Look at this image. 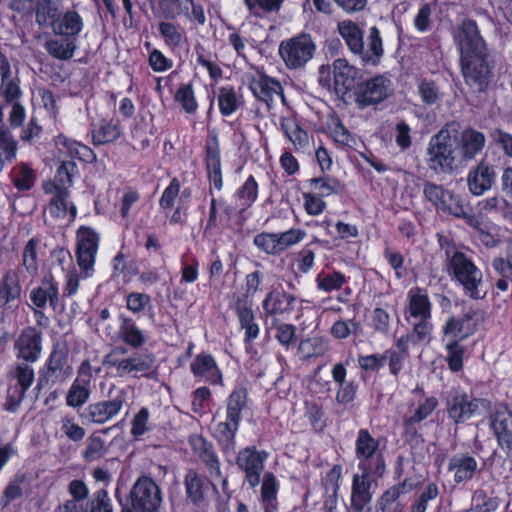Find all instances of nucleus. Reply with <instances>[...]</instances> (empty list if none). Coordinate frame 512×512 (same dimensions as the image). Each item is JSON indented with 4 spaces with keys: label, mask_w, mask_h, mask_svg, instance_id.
Here are the masks:
<instances>
[{
    "label": "nucleus",
    "mask_w": 512,
    "mask_h": 512,
    "mask_svg": "<svg viewBox=\"0 0 512 512\" xmlns=\"http://www.w3.org/2000/svg\"><path fill=\"white\" fill-rule=\"evenodd\" d=\"M70 498L59 504L55 512H113L106 489L96 490L89 497V488L83 480L73 479L68 484Z\"/></svg>",
    "instance_id": "obj_8"
},
{
    "label": "nucleus",
    "mask_w": 512,
    "mask_h": 512,
    "mask_svg": "<svg viewBox=\"0 0 512 512\" xmlns=\"http://www.w3.org/2000/svg\"><path fill=\"white\" fill-rule=\"evenodd\" d=\"M190 372L197 381L211 386L223 385V372L213 354L202 351L196 354L189 366Z\"/></svg>",
    "instance_id": "obj_25"
},
{
    "label": "nucleus",
    "mask_w": 512,
    "mask_h": 512,
    "mask_svg": "<svg viewBox=\"0 0 512 512\" xmlns=\"http://www.w3.org/2000/svg\"><path fill=\"white\" fill-rule=\"evenodd\" d=\"M91 392V387L72 382L66 394V405L73 409L82 408L88 402Z\"/></svg>",
    "instance_id": "obj_61"
},
{
    "label": "nucleus",
    "mask_w": 512,
    "mask_h": 512,
    "mask_svg": "<svg viewBox=\"0 0 512 512\" xmlns=\"http://www.w3.org/2000/svg\"><path fill=\"white\" fill-rule=\"evenodd\" d=\"M412 489L413 484L409 478L388 487L378 497L375 512H407V504L400 498Z\"/></svg>",
    "instance_id": "obj_28"
},
{
    "label": "nucleus",
    "mask_w": 512,
    "mask_h": 512,
    "mask_svg": "<svg viewBox=\"0 0 512 512\" xmlns=\"http://www.w3.org/2000/svg\"><path fill=\"white\" fill-rule=\"evenodd\" d=\"M216 416H213V427L211 436L216 442L223 455L235 453L237 446V435L240 430L241 422L225 416L224 420L215 422Z\"/></svg>",
    "instance_id": "obj_27"
},
{
    "label": "nucleus",
    "mask_w": 512,
    "mask_h": 512,
    "mask_svg": "<svg viewBox=\"0 0 512 512\" xmlns=\"http://www.w3.org/2000/svg\"><path fill=\"white\" fill-rule=\"evenodd\" d=\"M361 474H355L352 479L350 506L353 512H371L370 503L373 497L372 487L376 480L382 478L385 472L376 473L370 468H358Z\"/></svg>",
    "instance_id": "obj_18"
},
{
    "label": "nucleus",
    "mask_w": 512,
    "mask_h": 512,
    "mask_svg": "<svg viewBox=\"0 0 512 512\" xmlns=\"http://www.w3.org/2000/svg\"><path fill=\"white\" fill-rule=\"evenodd\" d=\"M447 471L453 475L454 487H463L481 472V468L471 453L458 452L449 458Z\"/></svg>",
    "instance_id": "obj_26"
},
{
    "label": "nucleus",
    "mask_w": 512,
    "mask_h": 512,
    "mask_svg": "<svg viewBox=\"0 0 512 512\" xmlns=\"http://www.w3.org/2000/svg\"><path fill=\"white\" fill-rule=\"evenodd\" d=\"M407 312L411 318H432L433 305L428 290L414 286L407 293Z\"/></svg>",
    "instance_id": "obj_37"
},
{
    "label": "nucleus",
    "mask_w": 512,
    "mask_h": 512,
    "mask_svg": "<svg viewBox=\"0 0 512 512\" xmlns=\"http://www.w3.org/2000/svg\"><path fill=\"white\" fill-rule=\"evenodd\" d=\"M263 279L264 274L260 270L248 273L245 276V292L236 298L232 306L239 326L244 330L243 344L245 353L252 360L259 358V351L254 341L260 335V326L252 308L253 303L249 298L253 297L260 290Z\"/></svg>",
    "instance_id": "obj_3"
},
{
    "label": "nucleus",
    "mask_w": 512,
    "mask_h": 512,
    "mask_svg": "<svg viewBox=\"0 0 512 512\" xmlns=\"http://www.w3.org/2000/svg\"><path fill=\"white\" fill-rule=\"evenodd\" d=\"M485 135L474 129L466 128L461 135V149L464 158L472 159L480 153L485 146Z\"/></svg>",
    "instance_id": "obj_45"
},
{
    "label": "nucleus",
    "mask_w": 512,
    "mask_h": 512,
    "mask_svg": "<svg viewBox=\"0 0 512 512\" xmlns=\"http://www.w3.org/2000/svg\"><path fill=\"white\" fill-rule=\"evenodd\" d=\"M303 419L315 434H321L328 427L329 417L320 399L305 400L303 403Z\"/></svg>",
    "instance_id": "obj_38"
},
{
    "label": "nucleus",
    "mask_w": 512,
    "mask_h": 512,
    "mask_svg": "<svg viewBox=\"0 0 512 512\" xmlns=\"http://www.w3.org/2000/svg\"><path fill=\"white\" fill-rule=\"evenodd\" d=\"M323 243V240L314 237L310 243L304 246L297 253L295 264L299 273L307 274L313 268L315 264V251L311 248V246L314 244L322 245Z\"/></svg>",
    "instance_id": "obj_59"
},
{
    "label": "nucleus",
    "mask_w": 512,
    "mask_h": 512,
    "mask_svg": "<svg viewBox=\"0 0 512 512\" xmlns=\"http://www.w3.org/2000/svg\"><path fill=\"white\" fill-rule=\"evenodd\" d=\"M259 196V184L253 175H249L246 180L235 190L233 199L237 203V214L242 215L247 209L253 206Z\"/></svg>",
    "instance_id": "obj_41"
},
{
    "label": "nucleus",
    "mask_w": 512,
    "mask_h": 512,
    "mask_svg": "<svg viewBox=\"0 0 512 512\" xmlns=\"http://www.w3.org/2000/svg\"><path fill=\"white\" fill-rule=\"evenodd\" d=\"M479 399L471 398L461 389H453L446 399L448 418L455 424L461 425L471 419L479 409Z\"/></svg>",
    "instance_id": "obj_22"
},
{
    "label": "nucleus",
    "mask_w": 512,
    "mask_h": 512,
    "mask_svg": "<svg viewBox=\"0 0 512 512\" xmlns=\"http://www.w3.org/2000/svg\"><path fill=\"white\" fill-rule=\"evenodd\" d=\"M338 185V179L330 176L313 177L304 181V186L309 189L307 193L323 199L336 193Z\"/></svg>",
    "instance_id": "obj_51"
},
{
    "label": "nucleus",
    "mask_w": 512,
    "mask_h": 512,
    "mask_svg": "<svg viewBox=\"0 0 512 512\" xmlns=\"http://www.w3.org/2000/svg\"><path fill=\"white\" fill-rule=\"evenodd\" d=\"M284 135L291 141L296 151H300L308 146L309 136L305 129L295 120L281 122Z\"/></svg>",
    "instance_id": "obj_53"
},
{
    "label": "nucleus",
    "mask_w": 512,
    "mask_h": 512,
    "mask_svg": "<svg viewBox=\"0 0 512 512\" xmlns=\"http://www.w3.org/2000/svg\"><path fill=\"white\" fill-rule=\"evenodd\" d=\"M421 423L413 421V419L404 416L402 421V437L404 442L411 448L415 449L422 446L425 439L421 433Z\"/></svg>",
    "instance_id": "obj_54"
},
{
    "label": "nucleus",
    "mask_w": 512,
    "mask_h": 512,
    "mask_svg": "<svg viewBox=\"0 0 512 512\" xmlns=\"http://www.w3.org/2000/svg\"><path fill=\"white\" fill-rule=\"evenodd\" d=\"M36 362L17 361L11 370V378L15 381V385L10 386L7 390L4 409L8 412L15 413L20 408L21 403L26 397L28 390L35 381V369L33 364Z\"/></svg>",
    "instance_id": "obj_15"
},
{
    "label": "nucleus",
    "mask_w": 512,
    "mask_h": 512,
    "mask_svg": "<svg viewBox=\"0 0 512 512\" xmlns=\"http://www.w3.org/2000/svg\"><path fill=\"white\" fill-rule=\"evenodd\" d=\"M174 101L180 105L186 114L194 115L198 111L199 103L192 81L179 85L174 93Z\"/></svg>",
    "instance_id": "obj_49"
},
{
    "label": "nucleus",
    "mask_w": 512,
    "mask_h": 512,
    "mask_svg": "<svg viewBox=\"0 0 512 512\" xmlns=\"http://www.w3.org/2000/svg\"><path fill=\"white\" fill-rule=\"evenodd\" d=\"M109 355L104 359V363H108L113 367H116L120 373L130 374L132 372L146 373L150 371L155 362L156 356L153 352L145 350V352L121 360H108Z\"/></svg>",
    "instance_id": "obj_35"
},
{
    "label": "nucleus",
    "mask_w": 512,
    "mask_h": 512,
    "mask_svg": "<svg viewBox=\"0 0 512 512\" xmlns=\"http://www.w3.org/2000/svg\"><path fill=\"white\" fill-rule=\"evenodd\" d=\"M439 244L445 245L446 267L451 280L462 288L464 295L472 300L484 298L480 287L483 284V273L473 259L462 251L455 250L452 240L441 237Z\"/></svg>",
    "instance_id": "obj_4"
},
{
    "label": "nucleus",
    "mask_w": 512,
    "mask_h": 512,
    "mask_svg": "<svg viewBox=\"0 0 512 512\" xmlns=\"http://www.w3.org/2000/svg\"><path fill=\"white\" fill-rule=\"evenodd\" d=\"M13 353L17 361L38 362L43 353V332L34 326L20 330L13 341Z\"/></svg>",
    "instance_id": "obj_21"
},
{
    "label": "nucleus",
    "mask_w": 512,
    "mask_h": 512,
    "mask_svg": "<svg viewBox=\"0 0 512 512\" xmlns=\"http://www.w3.org/2000/svg\"><path fill=\"white\" fill-rule=\"evenodd\" d=\"M277 233L261 232L254 236L253 244L257 249L267 255H280L282 253Z\"/></svg>",
    "instance_id": "obj_60"
},
{
    "label": "nucleus",
    "mask_w": 512,
    "mask_h": 512,
    "mask_svg": "<svg viewBox=\"0 0 512 512\" xmlns=\"http://www.w3.org/2000/svg\"><path fill=\"white\" fill-rule=\"evenodd\" d=\"M100 240V234L90 226L81 225L76 230L75 256L85 277L91 276L94 272Z\"/></svg>",
    "instance_id": "obj_16"
},
{
    "label": "nucleus",
    "mask_w": 512,
    "mask_h": 512,
    "mask_svg": "<svg viewBox=\"0 0 512 512\" xmlns=\"http://www.w3.org/2000/svg\"><path fill=\"white\" fill-rule=\"evenodd\" d=\"M162 493L156 482L147 475H141L133 484L128 503L135 512H159Z\"/></svg>",
    "instance_id": "obj_14"
},
{
    "label": "nucleus",
    "mask_w": 512,
    "mask_h": 512,
    "mask_svg": "<svg viewBox=\"0 0 512 512\" xmlns=\"http://www.w3.org/2000/svg\"><path fill=\"white\" fill-rule=\"evenodd\" d=\"M465 83L478 92H485L493 76L488 44L476 20L463 19L453 33Z\"/></svg>",
    "instance_id": "obj_1"
},
{
    "label": "nucleus",
    "mask_w": 512,
    "mask_h": 512,
    "mask_svg": "<svg viewBox=\"0 0 512 512\" xmlns=\"http://www.w3.org/2000/svg\"><path fill=\"white\" fill-rule=\"evenodd\" d=\"M279 482L272 472H265L262 479L260 502L264 512L278 511Z\"/></svg>",
    "instance_id": "obj_43"
},
{
    "label": "nucleus",
    "mask_w": 512,
    "mask_h": 512,
    "mask_svg": "<svg viewBox=\"0 0 512 512\" xmlns=\"http://www.w3.org/2000/svg\"><path fill=\"white\" fill-rule=\"evenodd\" d=\"M485 319V311L482 309L470 308L461 316H449L441 328V340L445 343L448 340L463 342L473 336L479 325Z\"/></svg>",
    "instance_id": "obj_13"
},
{
    "label": "nucleus",
    "mask_w": 512,
    "mask_h": 512,
    "mask_svg": "<svg viewBox=\"0 0 512 512\" xmlns=\"http://www.w3.org/2000/svg\"><path fill=\"white\" fill-rule=\"evenodd\" d=\"M268 457L266 450H259L255 445L243 447L236 454L235 464L251 488L259 485Z\"/></svg>",
    "instance_id": "obj_20"
},
{
    "label": "nucleus",
    "mask_w": 512,
    "mask_h": 512,
    "mask_svg": "<svg viewBox=\"0 0 512 512\" xmlns=\"http://www.w3.org/2000/svg\"><path fill=\"white\" fill-rule=\"evenodd\" d=\"M13 186L21 192L31 190L36 181L33 168L25 162L17 164L10 173Z\"/></svg>",
    "instance_id": "obj_50"
},
{
    "label": "nucleus",
    "mask_w": 512,
    "mask_h": 512,
    "mask_svg": "<svg viewBox=\"0 0 512 512\" xmlns=\"http://www.w3.org/2000/svg\"><path fill=\"white\" fill-rule=\"evenodd\" d=\"M439 496V487L435 482H429L419 496L412 502L410 506L411 512H426L428 503L435 500Z\"/></svg>",
    "instance_id": "obj_64"
},
{
    "label": "nucleus",
    "mask_w": 512,
    "mask_h": 512,
    "mask_svg": "<svg viewBox=\"0 0 512 512\" xmlns=\"http://www.w3.org/2000/svg\"><path fill=\"white\" fill-rule=\"evenodd\" d=\"M204 153V165L209 182L208 194L211 196L204 235L212 236L219 233L221 222V216L218 213L221 201L215 198L213 190L221 191L224 186L220 143L215 129L208 131Z\"/></svg>",
    "instance_id": "obj_2"
},
{
    "label": "nucleus",
    "mask_w": 512,
    "mask_h": 512,
    "mask_svg": "<svg viewBox=\"0 0 512 512\" xmlns=\"http://www.w3.org/2000/svg\"><path fill=\"white\" fill-rule=\"evenodd\" d=\"M445 361L452 373L460 372L464 367L466 348L458 340H448L444 345Z\"/></svg>",
    "instance_id": "obj_52"
},
{
    "label": "nucleus",
    "mask_w": 512,
    "mask_h": 512,
    "mask_svg": "<svg viewBox=\"0 0 512 512\" xmlns=\"http://www.w3.org/2000/svg\"><path fill=\"white\" fill-rule=\"evenodd\" d=\"M348 282L346 275L338 270L326 272L321 270L315 277L316 287L319 291L331 293L338 291Z\"/></svg>",
    "instance_id": "obj_48"
},
{
    "label": "nucleus",
    "mask_w": 512,
    "mask_h": 512,
    "mask_svg": "<svg viewBox=\"0 0 512 512\" xmlns=\"http://www.w3.org/2000/svg\"><path fill=\"white\" fill-rule=\"evenodd\" d=\"M457 138L442 128L433 135L428 143L425 162L429 170L437 175L449 174L456 161Z\"/></svg>",
    "instance_id": "obj_9"
},
{
    "label": "nucleus",
    "mask_w": 512,
    "mask_h": 512,
    "mask_svg": "<svg viewBox=\"0 0 512 512\" xmlns=\"http://www.w3.org/2000/svg\"><path fill=\"white\" fill-rule=\"evenodd\" d=\"M383 257L390 268L394 271V276L397 280H401L407 276L405 257L400 251L386 247L383 250Z\"/></svg>",
    "instance_id": "obj_62"
},
{
    "label": "nucleus",
    "mask_w": 512,
    "mask_h": 512,
    "mask_svg": "<svg viewBox=\"0 0 512 512\" xmlns=\"http://www.w3.org/2000/svg\"><path fill=\"white\" fill-rule=\"evenodd\" d=\"M249 89L257 100L266 104L273 101L275 94L283 91L281 83L264 72H258L250 78Z\"/></svg>",
    "instance_id": "obj_34"
},
{
    "label": "nucleus",
    "mask_w": 512,
    "mask_h": 512,
    "mask_svg": "<svg viewBox=\"0 0 512 512\" xmlns=\"http://www.w3.org/2000/svg\"><path fill=\"white\" fill-rule=\"evenodd\" d=\"M218 108L223 117L233 115L241 106V96H239L234 86L226 85L218 89Z\"/></svg>",
    "instance_id": "obj_46"
},
{
    "label": "nucleus",
    "mask_w": 512,
    "mask_h": 512,
    "mask_svg": "<svg viewBox=\"0 0 512 512\" xmlns=\"http://www.w3.org/2000/svg\"><path fill=\"white\" fill-rule=\"evenodd\" d=\"M249 409V392L243 385H236L225 400V416L243 420V413Z\"/></svg>",
    "instance_id": "obj_40"
},
{
    "label": "nucleus",
    "mask_w": 512,
    "mask_h": 512,
    "mask_svg": "<svg viewBox=\"0 0 512 512\" xmlns=\"http://www.w3.org/2000/svg\"><path fill=\"white\" fill-rule=\"evenodd\" d=\"M62 144L66 147L68 154L72 158L85 163H92L96 160L94 151L85 144L70 139H65Z\"/></svg>",
    "instance_id": "obj_63"
},
{
    "label": "nucleus",
    "mask_w": 512,
    "mask_h": 512,
    "mask_svg": "<svg viewBox=\"0 0 512 512\" xmlns=\"http://www.w3.org/2000/svg\"><path fill=\"white\" fill-rule=\"evenodd\" d=\"M438 211L462 219L468 226L474 229H480L481 219L473 213L472 208L469 204L465 203L461 195L455 194L450 190L445 197V203L441 205Z\"/></svg>",
    "instance_id": "obj_30"
},
{
    "label": "nucleus",
    "mask_w": 512,
    "mask_h": 512,
    "mask_svg": "<svg viewBox=\"0 0 512 512\" xmlns=\"http://www.w3.org/2000/svg\"><path fill=\"white\" fill-rule=\"evenodd\" d=\"M331 376L333 381L338 385L335 400L339 405L346 406L356 399L359 384L351 379L346 380L347 368L342 363H336L331 369Z\"/></svg>",
    "instance_id": "obj_31"
},
{
    "label": "nucleus",
    "mask_w": 512,
    "mask_h": 512,
    "mask_svg": "<svg viewBox=\"0 0 512 512\" xmlns=\"http://www.w3.org/2000/svg\"><path fill=\"white\" fill-rule=\"evenodd\" d=\"M118 337L129 348L140 350L149 340V333L141 329L132 317L120 315Z\"/></svg>",
    "instance_id": "obj_32"
},
{
    "label": "nucleus",
    "mask_w": 512,
    "mask_h": 512,
    "mask_svg": "<svg viewBox=\"0 0 512 512\" xmlns=\"http://www.w3.org/2000/svg\"><path fill=\"white\" fill-rule=\"evenodd\" d=\"M297 305V297L287 292L282 285L272 287L262 300V309L271 321L288 320Z\"/></svg>",
    "instance_id": "obj_19"
},
{
    "label": "nucleus",
    "mask_w": 512,
    "mask_h": 512,
    "mask_svg": "<svg viewBox=\"0 0 512 512\" xmlns=\"http://www.w3.org/2000/svg\"><path fill=\"white\" fill-rule=\"evenodd\" d=\"M272 328L275 330V339L278 343L289 350L296 344V326L293 324L285 323L284 321H271Z\"/></svg>",
    "instance_id": "obj_56"
},
{
    "label": "nucleus",
    "mask_w": 512,
    "mask_h": 512,
    "mask_svg": "<svg viewBox=\"0 0 512 512\" xmlns=\"http://www.w3.org/2000/svg\"><path fill=\"white\" fill-rule=\"evenodd\" d=\"M316 48L310 34L300 33L281 41L278 51L285 66L290 70H297L305 67L313 58Z\"/></svg>",
    "instance_id": "obj_11"
},
{
    "label": "nucleus",
    "mask_w": 512,
    "mask_h": 512,
    "mask_svg": "<svg viewBox=\"0 0 512 512\" xmlns=\"http://www.w3.org/2000/svg\"><path fill=\"white\" fill-rule=\"evenodd\" d=\"M496 181V176L489 171L484 164H477L470 169L467 177L469 191L474 196H481L490 190Z\"/></svg>",
    "instance_id": "obj_39"
},
{
    "label": "nucleus",
    "mask_w": 512,
    "mask_h": 512,
    "mask_svg": "<svg viewBox=\"0 0 512 512\" xmlns=\"http://www.w3.org/2000/svg\"><path fill=\"white\" fill-rule=\"evenodd\" d=\"M494 271L499 275L494 286L501 292L509 289V282L512 284V263L502 257H496L492 261Z\"/></svg>",
    "instance_id": "obj_57"
},
{
    "label": "nucleus",
    "mask_w": 512,
    "mask_h": 512,
    "mask_svg": "<svg viewBox=\"0 0 512 512\" xmlns=\"http://www.w3.org/2000/svg\"><path fill=\"white\" fill-rule=\"evenodd\" d=\"M192 0H158V9L160 15L173 20L181 15H188V5Z\"/></svg>",
    "instance_id": "obj_58"
},
{
    "label": "nucleus",
    "mask_w": 512,
    "mask_h": 512,
    "mask_svg": "<svg viewBox=\"0 0 512 512\" xmlns=\"http://www.w3.org/2000/svg\"><path fill=\"white\" fill-rule=\"evenodd\" d=\"M355 458L358 468H370L376 473L386 472L382 439L375 437L367 428H360L355 439Z\"/></svg>",
    "instance_id": "obj_10"
},
{
    "label": "nucleus",
    "mask_w": 512,
    "mask_h": 512,
    "mask_svg": "<svg viewBox=\"0 0 512 512\" xmlns=\"http://www.w3.org/2000/svg\"><path fill=\"white\" fill-rule=\"evenodd\" d=\"M338 32L344 39L349 51L360 58L364 65L377 66L383 56V42L380 30L373 26L369 29L367 49L364 47L363 31L352 20L338 24Z\"/></svg>",
    "instance_id": "obj_6"
},
{
    "label": "nucleus",
    "mask_w": 512,
    "mask_h": 512,
    "mask_svg": "<svg viewBox=\"0 0 512 512\" xmlns=\"http://www.w3.org/2000/svg\"><path fill=\"white\" fill-rule=\"evenodd\" d=\"M200 262L192 254H184L180 258V283L192 284L199 278Z\"/></svg>",
    "instance_id": "obj_55"
},
{
    "label": "nucleus",
    "mask_w": 512,
    "mask_h": 512,
    "mask_svg": "<svg viewBox=\"0 0 512 512\" xmlns=\"http://www.w3.org/2000/svg\"><path fill=\"white\" fill-rule=\"evenodd\" d=\"M70 350L66 341L54 342L43 364L37 371L36 384L32 390L38 398L44 390L64 384L73 375Z\"/></svg>",
    "instance_id": "obj_5"
},
{
    "label": "nucleus",
    "mask_w": 512,
    "mask_h": 512,
    "mask_svg": "<svg viewBox=\"0 0 512 512\" xmlns=\"http://www.w3.org/2000/svg\"><path fill=\"white\" fill-rule=\"evenodd\" d=\"M392 94V82L378 74L364 78L362 74L351 97L359 109H365L385 101Z\"/></svg>",
    "instance_id": "obj_12"
},
{
    "label": "nucleus",
    "mask_w": 512,
    "mask_h": 512,
    "mask_svg": "<svg viewBox=\"0 0 512 512\" xmlns=\"http://www.w3.org/2000/svg\"><path fill=\"white\" fill-rule=\"evenodd\" d=\"M490 422L498 446L512 460V411L508 405H498L490 416Z\"/></svg>",
    "instance_id": "obj_24"
},
{
    "label": "nucleus",
    "mask_w": 512,
    "mask_h": 512,
    "mask_svg": "<svg viewBox=\"0 0 512 512\" xmlns=\"http://www.w3.org/2000/svg\"><path fill=\"white\" fill-rule=\"evenodd\" d=\"M157 29L165 45L171 50L181 47L186 38L185 30L178 23L161 21Z\"/></svg>",
    "instance_id": "obj_47"
},
{
    "label": "nucleus",
    "mask_w": 512,
    "mask_h": 512,
    "mask_svg": "<svg viewBox=\"0 0 512 512\" xmlns=\"http://www.w3.org/2000/svg\"><path fill=\"white\" fill-rule=\"evenodd\" d=\"M45 49L52 58L67 61L75 54L77 39L64 36L62 38H52L46 41Z\"/></svg>",
    "instance_id": "obj_44"
},
{
    "label": "nucleus",
    "mask_w": 512,
    "mask_h": 512,
    "mask_svg": "<svg viewBox=\"0 0 512 512\" xmlns=\"http://www.w3.org/2000/svg\"><path fill=\"white\" fill-rule=\"evenodd\" d=\"M92 143L101 146L117 141L121 136L119 120L101 119L91 130Z\"/></svg>",
    "instance_id": "obj_42"
},
{
    "label": "nucleus",
    "mask_w": 512,
    "mask_h": 512,
    "mask_svg": "<svg viewBox=\"0 0 512 512\" xmlns=\"http://www.w3.org/2000/svg\"><path fill=\"white\" fill-rule=\"evenodd\" d=\"M184 487L187 499L195 506L206 502L211 488L216 490V486L206 475L192 468L184 476Z\"/></svg>",
    "instance_id": "obj_29"
},
{
    "label": "nucleus",
    "mask_w": 512,
    "mask_h": 512,
    "mask_svg": "<svg viewBox=\"0 0 512 512\" xmlns=\"http://www.w3.org/2000/svg\"><path fill=\"white\" fill-rule=\"evenodd\" d=\"M188 443L194 456L204 465L212 479L222 478L221 461L214 444L202 434L189 436Z\"/></svg>",
    "instance_id": "obj_23"
},
{
    "label": "nucleus",
    "mask_w": 512,
    "mask_h": 512,
    "mask_svg": "<svg viewBox=\"0 0 512 512\" xmlns=\"http://www.w3.org/2000/svg\"><path fill=\"white\" fill-rule=\"evenodd\" d=\"M22 288L18 273L7 270L0 278V309L17 307L21 299Z\"/></svg>",
    "instance_id": "obj_33"
},
{
    "label": "nucleus",
    "mask_w": 512,
    "mask_h": 512,
    "mask_svg": "<svg viewBox=\"0 0 512 512\" xmlns=\"http://www.w3.org/2000/svg\"><path fill=\"white\" fill-rule=\"evenodd\" d=\"M84 22L81 15L74 9H69L52 21L51 30L57 36L77 39L82 32Z\"/></svg>",
    "instance_id": "obj_36"
},
{
    "label": "nucleus",
    "mask_w": 512,
    "mask_h": 512,
    "mask_svg": "<svg viewBox=\"0 0 512 512\" xmlns=\"http://www.w3.org/2000/svg\"><path fill=\"white\" fill-rule=\"evenodd\" d=\"M361 75L360 69L346 59L338 58L332 65L322 64L318 68V84L334 92L340 99H345L346 96H352Z\"/></svg>",
    "instance_id": "obj_7"
},
{
    "label": "nucleus",
    "mask_w": 512,
    "mask_h": 512,
    "mask_svg": "<svg viewBox=\"0 0 512 512\" xmlns=\"http://www.w3.org/2000/svg\"><path fill=\"white\" fill-rule=\"evenodd\" d=\"M126 396L124 389H118L112 398L90 403L78 410V415L83 424H105L120 413L126 403Z\"/></svg>",
    "instance_id": "obj_17"
}]
</instances>
